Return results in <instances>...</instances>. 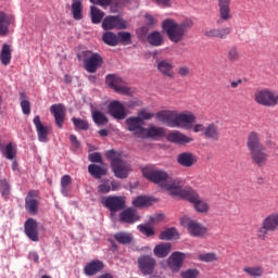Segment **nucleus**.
<instances>
[{
    "mask_svg": "<svg viewBox=\"0 0 278 278\" xmlns=\"http://www.w3.org/2000/svg\"><path fill=\"white\" fill-rule=\"evenodd\" d=\"M156 121L166 125L167 127L177 128V129H193L194 134L205 132V126L203 124H192L197 121V116L192 111H182L177 110H163L157 112L155 115Z\"/></svg>",
    "mask_w": 278,
    "mask_h": 278,
    "instance_id": "1",
    "label": "nucleus"
},
{
    "mask_svg": "<svg viewBox=\"0 0 278 278\" xmlns=\"http://www.w3.org/2000/svg\"><path fill=\"white\" fill-rule=\"evenodd\" d=\"M143 177L169 192L172 197H178L184 189L181 188V182L179 180L168 179V173L162 169H144Z\"/></svg>",
    "mask_w": 278,
    "mask_h": 278,
    "instance_id": "2",
    "label": "nucleus"
},
{
    "mask_svg": "<svg viewBox=\"0 0 278 278\" xmlns=\"http://www.w3.org/2000/svg\"><path fill=\"white\" fill-rule=\"evenodd\" d=\"M194 22L190 18L184 20L181 23H177L174 18H166L162 22V29L165 31L170 42H181L188 34V29H192Z\"/></svg>",
    "mask_w": 278,
    "mask_h": 278,
    "instance_id": "3",
    "label": "nucleus"
},
{
    "mask_svg": "<svg viewBox=\"0 0 278 278\" xmlns=\"http://www.w3.org/2000/svg\"><path fill=\"white\" fill-rule=\"evenodd\" d=\"M247 147L253 164L256 166H266L268 164L269 155L266 153V148L260 140V134L251 131L248 135Z\"/></svg>",
    "mask_w": 278,
    "mask_h": 278,
    "instance_id": "4",
    "label": "nucleus"
},
{
    "mask_svg": "<svg viewBox=\"0 0 278 278\" xmlns=\"http://www.w3.org/2000/svg\"><path fill=\"white\" fill-rule=\"evenodd\" d=\"M105 157L111 162V168L117 179H127L131 173V164L123 160V153L116 150L105 152Z\"/></svg>",
    "mask_w": 278,
    "mask_h": 278,
    "instance_id": "5",
    "label": "nucleus"
},
{
    "mask_svg": "<svg viewBox=\"0 0 278 278\" xmlns=\"http://www.w3.org/2000/svg\"><path fill=\"white\" fill-rule=\"evenodd\" d=\"M177 197L181 199H186L189 203H192L194 210L199 212V214H207L210 212V203L207 201L202 200L199 197V193L192 189H180V193Z\"/></svg>",
    "mask_w": 278,
    "mask_h": 278,
    "instance_id": "6",
    "label": "nucleus"
},
{
    "mask_svg": "<svg viewBox=\"0 0 278 278\" xmlns=\"http://www.w3.org/2000/svg\"><path fill=\"white\" fill-rule=\"evenodd\" d=\"M254 101L257 105H263V108H277L278 93L268 88L260 89L254 93Z\"/></svg>",
    "mask_w": 278,
    "mask_h": 278,
    "instance_id": "7",
    "label": "nucleus"
},
{
    "mask_svg": "<svg viewBox=\"0 0 278 278\" xmlns=\"http://www.w3.org/2000/svg\"><path fill=\"white\" fill-rule=\"evenodd\" d=\"M79 58L83 60L87 73H97V70L103 64V58L90 50L83 51Z\"/></svg>",
    "mask_w": 278,
    "mask_h": 278,
    "instance_id": "8",
    "label": "nucleus"
},
{
    "mask_svg": "<svg viewBox=\"0 0 278 278\" xmlns=\"http://www.w3.org/2000/svg\"><path fill=\"white\" fill-rule=\"evenodd\" d=\"M278 229V213L269 214L263 219L262 226L256 230V236L260 240H266L268 231H277Z\"/></svg>",
    "mask_w": 278,
    "mask_h": 278,
    "instance_id": "9",
    "label": "nucleus"
},
{
    "mask_svg": "<svg viewBox=\"0 0 278 278\" xmlns=\"http://www.w3.org/2000/svg\"><path fill=\"white\" fill-rule=\"evenodd\" d=\"M181 225L182 227H186L190 236L193 238H207V236H210L207 227L201 225L199 222H194L189 218H182Z\"/></svg>",
    "mask_w": 278,
    "mask_h": 278,
    "instance_id": "10",
    "label": "nucleus"
},
{
    "mask_svg": "<svg viewBox=\"0 0 278 278\" xmlns=\"http://www.w3.org/2000/svg\"><path fill=\"white\" fill-rule=\"evenodd\" d=\"M105 81L109 88H112V90L117 92V94H131V89L127 87V83H125L123 78L114 74H110L106 76Z\"/></svg>",
    "mask_w": 278,
    "mask_h": 278,
    "instance_id": "11",
    "label": "nucleus"
},
{
    "mask_svg": "<svg viewBox=\"0 0 278 278\" xmlns=\"http://www.w3.org/2000/svg\"><path fill=\"white\" fill-rule=\"evenodd\" d=\"M101 203L104 207H108L110 212H121V210H125L126 198L118 195H109L101 200Z\"/></svg>",
    "mask_w": 278,
    "mask_h": 278,
    "instance_id": "12",
    "label": "nucleus"
},
{
    "mask_svg": "<svg viewBox=\"0 0 278 278\" xmlns=\"http://www.w3.org/2000/svg\"><path fill=\"white\" fill-rule=\"evenodd\" d=\"M125 124L127 126V130L134 134L136 138H142L144 134V122L140 117L130 116L126 118Z\"/></svg>",
    "mask_w": 278,
    "mask_h": 278,
    "instance_id": "13",
    "label": "nucleus"
},
{
    "mask_svg": "<svg viewBox=\"0 0 278 278\" xmlns=\"http://www.w3.org/2000/svg\"><path fill=\"white\" fill-rule=\"evenodd\" d=\"M40 207V200L38 198V191L30 190L25 198V210L30 216H36Z\"/></svg>",
    "mask_w": 278,
    "mask_h": 278,
    "instance_id": "14",
    "label": "nucleus"
},
{
    "mask_svg": "<svg viewBox=\"0 0 278 278\" xmlns=\"http://www.w3.org/2000/svg\"><path fill=\"white\" fill-rule=\"evenodd\" d=\"M157 262L151 255H143L138 258L139 270L142 275H153Z\"/></svg>",
    "mask_w": 278,
    "mask_h": 278,
    "instance_id": "15",
    "label": "nucleus"
},
{
    "mask_svg": "<svg viewBox=\"0 0 278 278\" xmlns=\"http://www.w3.org/2000/svg\"><path fill=\"white\" fill-rule=\"evenodd\" d=\"M102 28L110 29H127V22L121 16L109 15L102 22Z\"/></svg>",
    "mask_w": 278,
    "mask_h": 278,
    "instance_id": "16",
    "label": "nucleus"
},
{
    "mask_svg": "<svg viewBox=\"0 0 278 278\" xmlns=\"http://www.w3.org/2000/svg\"><path fill=\"white\" fill-rule=\"evenodd\" d=\"M109 114L116 121H123L127 117V109L121 101H112L109 104Z\"/></svg>",
    "mask_w": 278,
    "mask_h": 278,
    "instance_id": "17",
    "label": "nucleus"
},
{
    "mask_svg": "<svg viewBox=\"0 0 278 278\" xmlns=\"http://www.w3.org/2000/svg\"><path fill=\"white\" fill-rule=\"evenodd\" d=\"M24 231L31 242L40 241V237L38 236V222L36 219L28 218L24 224Z\"/></svg>",
    "mask_w": 278,
    "mask_h": 278,
    "instance_id": "18",
    "label": "nucleus"
},
{
    "mask_svg": "<svg viewBox=\"0 0 278 278\" xmlns=\"http://www.w3.org/2000/svg\"><path fill=\"white\" fill-rule=\"evenodd\" d=\"M33 123L36 127L39 142H49V131H51V127L42 125L39 115L34 117Z\"/></svg>",
    "mask_w": 278,
    "mask_h": 278,
    "instance_id": "19",
    "label": "nucleus"
},
{
    "mask_svg": "<svg viewBox=\"0 0 278 278\" xmlns=\"http://www.w3.org/2000/svg\"><path fill=\"white\" fill-rule=\"evenodd\" d=\"M164 136H166V129L164 127L150 125L148 128H143L141 139L151 138L152 140H157V138H164Z\"/></svg>",
    "mask_w": 278,
    "mask_h": 278,
    "instance_id": "20",
    "label": "nucleus"
},
{
    "mask_svg": "<svg viewBox=\"0 0 278 278\" xmlns=\"http://www.w3.org/2000/svg\"><path fill=\"white\" fill-rule=\"evenodd\" d=\"M91 3H94L96 5H100L101 8H111V12L116 13L121 8H124V5H127L129 3V0H116V2H113V0H90Z\"/></svg>",
    "mask_w": 278,
    "mask_h": 278,
    "instance_id": "21",
    "label": "nucleus"
},
{
    "mask_svg": "<svg viewBox=\"0 0 278 278\" xmlns=\"http://www.w3.org/2000/svg\"><path fill=\"white\" fill-rule=\"evenodd\" d=\"M50 112L54 116L56 126L62 129L66 118V108L63 104H53L50 106Z\"/></svg>",
    "mask_w": 278,
    "mask_h": 278,
    "instance_id": "22",
    "label": "nucleus"
},
{
    "mask_svg": "<svg viewBox=\"0 0 278 278\" xmlns=\"http://www.w3.org/2000/svg\"><path fill=\"white\" fill-rule=\"evenodd\" d=\"M184 260H186L185 253L174 252L167 260V266L173 270V273H178L179 268L184 266Z\"/></svg>",
    "mask_w": 278,
    "mask_h": 278,
    "instance_id": "23",
    "label": "nucleus"
},
{
    "mask_svg": "<svg viewBox=\"0 0 278 278\" xmlns=\"http://www.w3.org/2000/svg\"><path fill=\"white\" fill-rule=\"evenodd\" d=\"M168 142H173L174 144H190L192 142V137L186 136L184 132L178 130H172L166 136Z\"/></svg>",
    "mask_w": 278,
    "mask_h": 278,
    "instance_id": "24",
    "label": "nucleus"
},
{
    "mask_svg": "<svg viewBox=\"0 0 278 278\" xmlns=\"http://www.w3.org/2000/svg\"><path fill=\"white\" fill-rule=\"evenodd\" d=\"M156 68L161 75L173 79L175 77V65L168 60L156 61Z\"/></svg>",
    "mask_w": 278,
    "mask_h": 278,
    "instance_id": "25",
    "label": "nucleus"
},
{
    "mask_svg": "<svg viewBox=\"0 0 278 278\" xmlns=\"http://www.w3.org/2000/svg\"><path fill=\"white\" fill-rule=\"evenodd\" d=\"M118 219L119 223L134 225V223H138V220H140V216L136 210H134L132 207H128L119 213Z\"/></svg>",
    "mask_w": 278,
    "mask_h": 278,
    "instance_id": "26",
    "label": "nucleus"
},
{
    "mask_svg": "<svg viewBox=\"0 0 278 278\" xmlns=\"http://www.w3.org/2000/svg\"><path fill=\"white\" fill-rule=\"evenodd\" d=\"M217 5L219 8V17L222 21H231L233 15L231 14V0H217Z\"/></svg>",
    "mask_w": 278,
    "mask_h": 278,
    "instance_id": "27",
    "label": "nucleus"
},
{
    "mask_svg": "<svg viewBox=\"0 0 278 278\" xmlns=\"http://www.w3.org/2000/svg\"><path fill=\"white\" fill-rule=\"evenodd\" d=\"M10 25H14V16L4 12H0V36H8Z\"/></svg>",
    "mask_w": 278,
    "mask_h": 278,
    "instance_id": "28",
    "label": "nucleus"
},
{
    "mask_svg": "<svg viewBox=\"0 0 278 278\" xmlns=\"http://www.w3.org/2000/svg\"><path fill=\"white\" fill-rule=\"evenodd\" d=\"M177 162L182 168H192L197 164V156L190 152L178 154Z\"/></svg>",
    "mask_w": 278,
    "mask_h": 278,
    "instance_id": "29",
    "label": "nucleus"
},
{
    "mask_svg": "<svg viewBox=\"0 0 278 278\" xmlns=\"http://www.w3.org/2000/svg\"><path fill=\"white\" fill-rule=\"evenodd\" d=\"M105 265H103V262L96 260V261H91L89 263L86 264L85 268H84V273L85 275H87V277H92L94 275H97V273H101V270L104 268Z\"/></svg>",
    "mask_w": 278,
    "mask_h": 278,
    "instance_id": "30",
    "label": "nucleus"
},
{
    "mask_svg": "<svg viewBox=\"0 0 278 278\" xmlns=\"http://www.w3.org/2000/svg\"><path fill=\"white\" fill-rule=\"evenodd\" d=\"M16 144L15 143H0V152L7 160H16Z\"/></svg>",
    "mask_w": 278,
    "mask_h": 278,
    "instance_id": "31",
    "label": "nucleus"
},
{
    "mask_svg": "<svg viewBox=\"0 0 278 278\" xmlns=\"http://www.w3.org/2000/svg\"><path fill=\"white\" fill-rule=\"evenodd\" d=\"M147 40L151 47H162L164 45V35L154 30L148 35Z\"/></svg>",
    "mask_w": 278,
    "mask_h": 278,
    "instance_id": "32",
    "label": "nucleus"
},
{
    "mask_svg": "<svg viewBox=\"0 0 278 278\" xmlns=\"http://www.w3.org/2000/svg\"><path fill=\"white\" fill-rule=\"evenodd\" d=\"M0 62L4 66H8V64L12 62V47H10L8 43L2 46V50L0 52Z\"/></svg>",
    "mask_w": 278,
    "mask_h": 278,
    "instance_id": "33",
    "label": "nucleus"
},
{
    "mask_svg": "<svg viewBox=\"0 0 278 278\" xmlns=\"http://www.w3.org/2000/svg\"><path fill=\"white\" fill-rule=\"evenodd\" d=\"M88 173L92 177H94V179H101V177H103V175L108 174V169H105V167H103L101 165L90 164L88 166Z\"/></svg>",
    "mask_w": 278,
    "mask_h": 278,
    "instance_id": "34",
    "label": "nucleus"
},
{
    "mask_svg": "<svg viewBox=\"0 0 278 278\" xmlns=\"http://www.w3.org/2000/svg\"><path fill=\"white\" fill-rule=\"evenodd\" d=\"M243 273H245L248 277L260 278L264 275V267L262 265L245 266L243 267Z\"/></svg>",
    "mask_w": 278,
    "mask_h": 278,
    "instance_id": "35",
    "label": "nucleus"
},
{
    "mask_svg": "<svg viewBox=\"0 0 278 278\" xmlns=\"http://www.w3.org/2000/svg\"><path fill=\"white\" fill-rule=\"evenodd\" d=\"M134 207H151L153 200L147 195H138L132 200Z\"/></svg>",
    "mask_w": 278,
    "mask_h": 278,
    "instance_id": "36",
    "label": "nucleus"
},
{
    "mask_svg": "<svg viewBox=\"0 0 278 278\" xmlns=\"http://www.w3.org/2000/svg\"><path fill=\"white\" fill-rule=\"evenodd\" d=\"M204 136L210 140H218L220 132H218V126L216 124H208L204 130Z\"/></svg>",
    "mask_w": 278,
    "mask_h": 278,
    "instance_id": "37",
    "label": "nucleus"
},
{
    "mask_svg": "<svg viewBox=\"0 0 278 278\" xmlns=\"http://www.w3.org/2000/svg\"><path fill=\"white\" fill-rule=\"evenodd\" d=\"M114 239L119 244H131L134 236L130 232L121 231L114 235Z\"/></svg>",
    "mask_w": 278,
    "mask_h": 278,
    "instance_id": "38",
    "label": "nucleus"
},
{
    "mask_svg": "<svg viewBox=\"0 0 278 278\" xmlns=\"http://www.w3.org/2000/svg\"><path fill=\"white\" fill-rule=\"evenodd\" d=\"M172 247L173 245L170 243L157 244L154 248V255L156 257H166L168 255V253H170Z\"/></svg>",
    "mask_w": 278,
    "mask_h": 278,
    "instance_id": "39",
    "label": "nucleus"
},
{
    "mask_svg": "<svg viewBox=\"0 0 278 278\" xmlns=\"http://www.w3.org/2000/svg\"><path fill=\"white\" fill-rule=\"evenodd\" d=\"M91 116H92V119H93V123H96V125H108L109 123V119H108V116H105L103 114V112L99 111V110H93L91 112Z\"/></svg>",
    "mask_w": 278,
    "mask_h": 278,
    "instance_id": "40",
    "label": "nucleus"
},
{
    "mask_svg": "<svg viewBox=\"0 0 278 278\" xmlns=\"http://www.w3.org/2000/svg\"><path fill=\"white\" fill-rule=\"evenodd\" d=\"M90 14H91V21L94 25H99V23L103 21V16H105V13L97 7L90 8Z\"/></svg>",
    "mask_w": 278,
    "mask_h": 278,
    "instance_id": "41",
    "label": "nucleus"
},
{
    "mask_svg": "<svg viewBox=\"0 0 278 278\" xmlns=\"http://www.w3.org/2000/svg\"><path fill=\"white\" fill-rule=\"evenodd\" d=\"M83 5H81V1L79 0H74L72 3V14H73V18H75V21H81V18L84 17V15L81 14V10H83Z\"/></svg>",
    "mask_w": 278,
    "mask_h": 278,
    "instance_id": "42",
    "label": "nucleus"
},
{
    "mask_svg": "<svg viewBox=\"0 0 278 278\" xmlns=\"http://www.w3.org/2000/svg\"><path fill=\"white\" fill-rule=\"evenodd\" d=\"M102 40L105 45H109V47H116V45H118V36L114 33H104Z\"/></svg>",
    "mask_w": 278,
    "mask_h": 278,
    "instance_id": "43",
    "label": "nucleus"
},
{
    "mask_svg": "<svg viewBox=\"0 0 278 278\" xmlns=\"http://www.w3.org/2000/svg\"><path fill=\"white\" fill-rule=\"evenodd\" d=\"M12 193V187L10 186V182L8 180L2 179L0 180V194L2 199H10V194Z\"/></svg>",
    "mask_w": 278,
    "mask_h": 278,
    "instance_id": "44",
    "label": "nucleus"
},
{
    "mask_svg": "<svg viewBox=\"0 0 278 278\" xmlns=\"http://www.w3.org/2000/svg\"><path fill=\"white\" fill-rule=\"evenodd\" d=\"M177 238H179V233L175 228H168L160 233V240H177Z\"/></svg>",
    "mask_w": 278,
    "mask_h": 278,
    "instance_id": "45",
    "label": "nucleus"
},
{
    "mask_svg": "<svg viewBox=\"0 0 278 278\" xmlns=\"http://www.w3.org/2000/svg\"><path fill=\"white\" fill-rule=\"evenodd\" d=\"M98 192H100V194H108L109 192H112L110 179H102L100 181V185L98 186Z\"/></svg>",
    "mask_w": 278,
    "mask_h": 278,
    "instance_id": "46",
    "label": "nucleus"
},
{
    "mask_svg": "<svg viewBox=\"0 0 278 278\" xmlns=\"http://www.w3.org/2000/svg\"><path fill=\"white\" fill-rule=\"evenodd\" d=\"M198 260H200V262H205V263L218 262V254H216L214 252L199 254Z\"/></svg>",
    "mask_w": 278,
    "mask_h": 278,
    "instance_id": "47",
    "label": "nucleus"
},
{
    "mask_svg": "<svg viewBox=\"0 0 278 278\" xmlns=\"http://www.w3.org/2000/svg\"><path fill=\"white\" fill-rule=\"evenodd\" d=\"M21 108L23 111V114L26 116H29L31 114V104L29 103V100L25 99V93H21Z\"/></svg>",
    "mask_w": 278,
    "mask_h": 278,
    "instance_id": "48",
    "label": "nucleus"
},
{
    "mask_svg": "<svg viewBox=\"0 0 278 278\" xmlns=\"http://www.w3.org/2000/svg\"><path fill=\"white\" fill-rule=\"evenodd\" d=\"M72 123H74V126L76 127V129H80L81 131H86L89 129L90 125L88 124L87 121H84L81 118H76L73 117L72 118Z\"/></svg>",
    "mask_w": 278,
    "mask_h": 278,
    "instance_id": "49",
    "label": "nucleus"
},
{
    "mask_svg": "<svg viewBox=\"0 0 278 278\" xmlns=\"http://www.w3.org/2000/svg\"><path fill=\"white\" fill-rule=\"evenodd\" d=\"M138 229L140 233H142L143 236H147V238H151V236H155V230L149 224L139 225Z\"/></svg>",
    "mask_w": 278,
    "mask_h": 278,
    "instance_id": "50",
    "label": "nucleus"
},
{
    "mask_svg": "<svg viewBox=\"0 0 278 278\" xmlns=\"http://www.w3.org/2000/svg\"><path fill=\"white\" fill-rule=\"evenodd\" d=\"M153 116H155V114L149 112L147 109H142L141 111L138 112L137 118H140L142 123H144V121H151Z\"/></svg>",
    "mask_w": 278,
    "mask_h": 278,
    "instance_id": "51",
    "label": "nucleus"
},
{
    "mask_svg": "<svg viewBox=\"0 0 278 278\" xmlns=\"http://www.w3.org/2000/svg\"><path fill=\"white\" fill-rule=\"evenodd\" d=\"M228 60L230 62H238V60H240V52L238 51V48L232 47L228 50Z\"/></svg>",
    "mask_w": 278,
    "mask_h": 278,
    "instance_id": "52",
    "label": "nucleus"
},
{
    "mask_svg": "<svg viewBox=\"0 0 278 278\" xmlns=\"http://www.w3.org/2000/svg\"><path fill=\"white\" fill-rule=\"evenodd\" d=\"M117 40H119V42H122V45H131V34L118 33Z\"/></svg>",
    "mask_w": 278,
    "mask_h": 278,
    "instance_id": "53",
    "label": "nucleus"
},
{
    "mask_svg": "<svg viewBox=\"0 0 278 278\" xmlns=\"http://www.w3.org/2000/svg\"><path fill=\"white\" fill-rule=\"evenodd\" d=\"M231 34V27H219L217 38L225 40Z\"/></svg>",
    "mask_w": 278,
    "mask_h": 278,
    "instance_id": "54",
    "label": "nucleus"
},
{
    "mask_svg": "<svg viewBox=\"0 0 278 278\" xmlns=\"http://www.w3.org/2000/svg\"><path fill=\"white\" fill-rule=\"evenodd\" d=\"M142 106V101L138 99L130 100L128 102L124 103V108H128V110H134V108H140Z\"/></svg>",
    "mask_w": 278,
    "mask_h": 278,
    "instance_id": "55",
    "label": "nucleus"
},
{
    "mask_svg": "<svg viewBox=\"0 0 278 278\" xmlns=\"http://www.w3.org/2000/svg\"><path fill=\"white\" fill-rule=\"evenodd\" d=\"M144 18L149 27H155V25H157V17L153 16L152 14L147 13Z\"/></svg>",
    "mask_w": 278,
    "mask_h": 278,
    "instance_id": "56",
    "label": "nucleus"
},
{
    "mask_svg": "<svg viewBox=\"0 0 278 278\" xmlns=\"http://www.w3.org/2000/svg\"><path fill=\"white\" fill-rule=\"evenodd\" d=\"M89 162H93L97 164H103V159L101 156V153L93 152V153L89 154Z\"/></svg>",
    "mask_w": 278,
    "mask_h": 278,
    "instance_id": "57",
    "label": "nucleus"
},
{
    "mask_svg": "<svg viewBox=\"0 0 278 278\" xmlns=\"http://www.w3.org/2000/svg\"><path fill=\"white\" fill-rule=\"evenodd\" d=\"M182 278H198L199 277V270L198 269H188L185 273L181 274Z\"/></svg>",
    "mask_w": 278,
    "mask_h": 278,
    "instance_id": "58",
    "label": "nucleus"
},
{
    "mask_svg": "<svg viewBox=\"0 0 278 278\" xmlns=\"http://www.w3.org/2000/svg\"><path fill=\"white\" fill-rule=\"evenodd\" d=\"M204 36H206V38H218V28L205 30Z\"/></svg>",
    "mask_w": 278,
    "mask_h": 278,
    "instance_id": "59",
    "label": "nucleus"
},
{
    "mask_svg": "<svg viewBox=\"0 0 278 278\" xmlns=\"http://www.w3.org/2000/svg\"><path fill=\"white\" fill-rule=\"evenodd\" d=\"M156 5L161 8H173V0H154Z\"/></svg>",
    "mask_w": 278,
    "mask_h": 278,
    "instance_id": "60",
    "label": "nucleus"
},
{
    "mask_svg": "<svg viewBox=\"0 0 278 278\" xmlns=\"http://www.w3.org/2000/svg\"><path fill=\"white\" fill-rule=\"evenodd\" d=\"M73 182V178L70 175H64L61 178V186L68 187Z\"/></svg>",
    "mask_w": 278,
    "mask_h": 278,
    "instance_id": "61",
    "label": "nucleus"
},
{
    "mask_svg": "<svg viewBox=\"0 0 278 278\" xmlns=\"http://www.w3.org/2000/svg\"><path fill=\"white\" fill-rule=\"evenodd\" d=\"M178 75H180V77H186V76L190 75V68L188 66L179 67Z\"/></svg>",
    "mask_w": 278,
    "mask_h": 278,
    "instance_id": "62",
    "label": "nucleus"
},
{
    "mask_svg": "<svg viewBox=\"0 0 278 278\" xmlns=\"http://www.w3.org/2000/svg\"><path fill=\"white\" fill-rule=\"evenodd\" d=\"M70 141L73 144L74 149H79V141L75 135L70 136Z\"/></svg>",
    "mask_w": 278,
    "mask_h": 278,
    "instance_id": "63",
    "label": "nucleus"
},
{
    "mask_svg": "<svg viewBox=\"0 0 278 278\" xmlns=\"http://www.w3.org/2000/svg\"><path fill=\"white\" fill-rule=\"evenodd\" d=\"M112 192H116L121 188V182L116 180H110Z\"/></svg>",
    "mask_w": 278,
    "mask_h": 278,
    "instance_id": "64",
    "label": "nucleus"
}]
</instances>
